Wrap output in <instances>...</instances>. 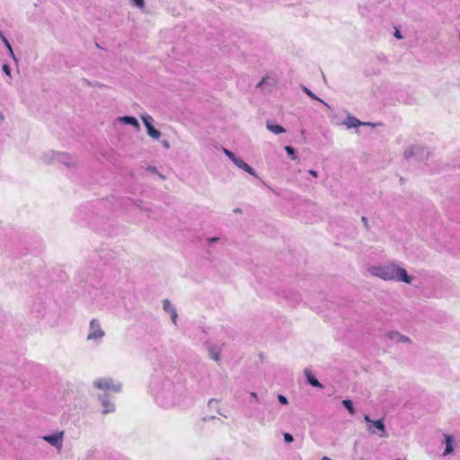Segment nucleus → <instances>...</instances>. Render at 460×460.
<instances>
[{"label": "nucleus", "mask_w": 460, "mask_h": 460, "mask_svg": "<svg viewBox=\"0 0 460 460\" xmlns=\"http://www.w3.org/2000/svg\"><path fill=\"white\" fill-rule=\"evenodd\" d=\"M369 272L384 280H397L410 283L411 278L407 275V271L394 263L373 266L369 269Z\"/></svg>", "instance_id": "nucleus-1"}, {"label": "nucleus", "mask_w": 460, "mask_h": 460, "mask_svg": "<svg viewBox=\"0 0 460 460\" xmlns=\"http://www.w3.org/2000/svg\"><path fill=\"white\" fill-rule=\"evenodd\" d=\"M364 420L367 423V429L370 433H375V429H376L377 430L380 431V434L379 436L381 438H386L387 437V433H386V430H385V424L383 422L382 420H372L369 417V415H365L364 416Z\"/></svg>", "instance_id": "nucleus-2"}, {"label": "nucleus", "mask_w": 460, "mask_h": 460, "mask_svg": "<svg viewBox=\"0 0 460 460\" xmlns=\"http://www.w3.org/2000/svg\"><path fill=\"white\" fill-rule=\"evenodd\" d=\"M145 127L146 128V131L149 137H151L154 139H158L161 137V132L155 128L153 126V118L152 116L146 114L141 117Z\"/></svg>", "instance_id": "nucleus-3"}, {"label": "nucleus", "mask_w": 460, "mask_h": 460, "mask_svg": "<svg viewBox=\"0 0 460 460\" xmlns=\"http://www.w3.org/2000/svg\"><path fill=\"white\" fill-rule=\"evenodd\" d=\"M63 437L64 431H59L55 433L54 435H48L42 437L43 440L49 443L51 446L57 447L58 449H61L63 446Z\"/></svg>", "instance_id": "nucleus-4"}, {"label": "nucleus", "mask_w": 460, "mask_h": 460, "mask_svg": "<svg viewBox=\"0 0 460 460\" xmlns=\"http://www.w3.org/2000/svg\"><path fill=\"white\" fill-rule=\"evenodd\" d=\"M104 332L102 330L100 323L96 320H92L90 323V332L87 340H97L103 337Z\"/></svg>", "instance_id": "nucleus-5"}, {"label": "nucleus", "mask_w": 460, "mask_h": 460, "mask_svg": "<svg viewBox=\"0 0 460 460\" xmlns=\"http://www.w3.org/2000/svg\"><path fill=\"white\" fill-rule=\"evenodd\" d=\"M95 386L99 389H102L105 392L111 391L113 388V384L111 380H107L105 378L99 379L94 383Z\"/></svg>", "instance_id": "nucleus-6"}, {"label": "nucleus", "mask_w": 460, "mask_h": 460, "mask_svg": "<svg viewBox=\"0 0 460 460\" xmlns=\"http://www.w3.org/2000/svg\"><path fill=\"white\" fill-rule=\"evenodd\" d=\"M163 305H164V310L165 312L171 314L172 320L175 323L176 319H177V313H176L175 309L173 308L172 305L171 304V302L167 299H164L163 301Z\"/></svg>", "instance_id": "nucleus-7"}, {"label": "nucleus", "mask_w": 460, "mask_h": 460, "mask_svg": "<svg viewBox=\"0 0 460 460\" xmlns=\"http://www.w3.org/2000/svg\"><path fill=\"white\" fill-rule=\"evenodd\" d=\"M234 164L239 168L243 169V171L247 172L249 174L253 176L255 175L254 170L244 161L238 158L237 160H234Z\"/></svg>", "instance_id": "nucleus-8"}, {"label": "nucleus", "mask_w": 460, "mask_h": 460, "mask_svg": "<svg viewBox=\"0 0 460 460\" xmlns=\"http://www.w3.org/2000/svg\"><path fill=\"white\" fill-rule=\"evenodd\" d=\"M305 375L306 376L307 382L311 385L318 388L323 387V385L314 376V375L308 369L305 371Z\"/></svg>", "instance_id": "nucleus-9"}, {"label": "nucleus", "mask_w": 460, "mask_h": 460, "mask_svg": "<svg viewBox=\"0 0 460 460\" xmlns=\"http://www.w3.org/2000/svg\"><path fill=\"white\" fill-rule=\"evenodd\" d=\"M446 441V449L444 451V456L449 455L454 451L453 448V438L450 435H445Z\"/></svg>", "instance_id": "nucleus-10"}, {"label": "nucleus", "mask_w": 460, "mask_h": 460, "mask_svg": "<svg viewBox=\"0 0 460 460\" xmlns=\"http://www.w3.org/2000/svg\"><path fill=\"white\" fill-rule=\"evenodd\" d=\"M119 120L125 122L126 124L132 125L137 130H139V128H140L139 123L137 122V119L134 117L126 116V117L119 118Z\"/></svg>", "instance_id": "nucleus-11"}, {"label": "nucleus", "mask_w": 460, "mask_h": 460, "mask_svg": "<svg viewBox=\"0 0 460 460\" xmlns=\"http://www.w3.org/2000/svg\"><path fill=\"white\" fill-rule=\"evenodd\" d=\"M267 128L274 134H281L286 132V129L280 125H273L267 123Z\"/></svg>", "instance_id": "nucleus-12"}, {"label": "nucleus", "mask_w": 460, "mask_h": 460, "mask_svg": "<svg viewBox=\"0 0 460 460\" xmlns=\"http://www.w3.org/2000/svg\"><path fill=\"white\" fill-rule=\"evenodd\" d=\"M342 404L349 411L350 414L355 413V409H354L353 403L350 400H349V399L343 400Z\"/></svg>", "instance_id": "nucleus-13"}, {"label": "nucleus", "mask_w": 460, "mask_h": 460, "mask_svg": "<svg viewBox=\"0 0 460 460\" xmlns=\"http://www.w3.org/2000/svg\"><path fill=\"white\" fill-rule=\"evenodd\" d=\"M390 337L391 338H397V340L399 341H402V342H410V339L406 336H403L398 332H394V333H391L390 334Z\"/></svg>", "instance_id": "nucleus-14"}, {"label": "nucleus", "mask_w": 460, "mask_h": 460, "mask_svg": "<svg viewBox=\"0 0 460 460\" xmlns=\"http://www.w3.org/2000/svg\"><path fill=\"white\" fill-rule=\"evenodd\" d=\"M102 404H103V407H104V410H103V412L104 413H107V412H110L111 411V408H110L111 405L108 404L107 401L102 399Z\"/></svg>", "instance_id": "nucleus-15"}, {"label": "nucleus", "mask_w": 460, "mask_h": 460, "mask_svg": "<svg viewBox=\"0 0 460 460\" xmlns=\"http://www.w3.org/2000/svg\"><path fill=\"white\" fill-rule=\"evenodd\" d=\"M283 437H284L285 442H287V443H291L294 440L293 436L289 433H284Z\"/></svg>", "instance_id": "nucleus-16"}, {"label": "nucleus", "mask_w": 460, "mask_h": 460, "mask_svg": "<svg viewBox=\"0 0 460 460\" xmlns=\"http://www.w3.org/2000/svg\"><path fill=\"white\" fill-rule=\"evenodd\" d=\"M132 2L134 3V4L138 7V8H144L145 6V2L144 0H132Z\"/></svg>", "instance_id": "nucleus-17"}, {"label": "nucleus", "mask_w": 460, "mask_h": 460, "mask_svg": "<svg viewBox=\"0 0 460 460\" xmlns=\"http://www.w3.org/2000/svg\"><path fill=\"white\" fill-rule=\"evenodd\" d=\"M349 120H350L349 127H358V126L361 125V122L358 119L352 118Z\"/></svg>", "instance_id": "nucleus-18"}, {"label": "nucleus", "mask_w": 460, "mask_h": 460, "mask_svg": "<svg viewBox=\"0 0 460 460\" xmlns=\"http://www.w3.org/2000/svg\"><path fill=\"white\" fill-rule=\"evenodd\" d=\"M225 154L234 163L238 158L229 150L225 149Z\"/></svg>", "instance_id": "nucleus-19"}, {"label": "nucleus", "mask_w": 460, "mask_h": 460, "mask_svg": "<svg viewBox=\"0 0 460 460\" xmlns=\"http://www.w3.org/2000/svg\"><path fill=\"white\" fill-rule=\"evenodd\" d=\"M3 41L4 42L5 46L9 49L10 53L13 56V52L12 47H11L9 41L6 40L5 37H3Z\"/></svg>", "instance_id": "nucleus-20"}, {"label": "nucleus", "mask_w": 460, "mask_h": 460, "mask_svg": "<svg viewBox=\"0 0 460 460\" xmlns=\"http://www.w3.org/2000/svg\"><path fill=\"white\" fill-rule=\"evenodd\" d=\"M304 90H305V93H306L309 97H311L312 99H314V100H318V98L315 96V94H314V93H313L309 89H307V88H305H305H304Z\"/></svg>", "instance_id": "nucleus-21"}, {"label": "nucleus", "mask_w": 460, "mask_h": 460, "mask_svg": "<svg viewBox=\"0 0 460 460\" xmlns=\"http://www.w3.org/2000/svg\"><path fill=\"white\" fill-rule=\"evenodd\" d=\"M278 399H279V402L282 403V404H287L288 403V400H287V398L284 395L279 394L278 396Z\"/></svg>", "instance_id": "nucleus-22"}, {"label": "nucleus", "mask_w": 460, "mask_h": 460, "mask_svg": "<svg viewBox=\"0 0 460 460\" xmlns=\"http://www.w3.org/2000/svg\"><path fill=\"white\" fill-rule=\"evenodd\" d=\"M285 150H286V151H287V153H288V155H294V154H295V150H294V148H293V147H291V146H286V147H285Z\"/></svg>", "instance_id": "nucleus-23"}, {"label": "nucleus", "mask_w": 460, "mask_h": 460, "mask_svg": "<svg viewBox=\"0 0 460 460\" xmlns=\"http://www.w3.org/2000/svg\"><path fill=\"white\" fill-rule=\"evenodd\" d=\"M3 70L8 75L11 74V70H10V67H9L8 65H4L3 66Z\"/></svg>", "instance_id": "nucleus-24"}, {"label": "nucleus", "mask_w": 460, "mask_h": 460, "mask_svg": "<svg viewBox=\"0 0 460 460\" xmlns=\"http://www.w3.org/2000/svg\"><path fill=\"white\" fill-rule=\"evenodd\" d=\"M268 79H269V76L262 77L261 81L258 84L257 86H261V84H265Z\"/></svg>", "instance_id": "nucleus-25"}, {"label": "nucleus", "mask_w": 460, "mask_h": 460, "mask_svg": "<svg viewBox=\"0 0 460 460\" xmlns=\"http://www.w3.org/2000/svg\"><path fill=\"white\" fill-rule=\"evenodd\" d=\"M361 220L364 223L366 228H368L367 218L366 217H362Z\"/></svg>", "instance_id": "nucleus-26"}, {"label": "nucleus", "mask_w": 460, "mask_h": 460, "mask_svg": "<svg viewBox=\"0 0 460 460\" xmlns=\"http://www.w3.org/2000/svg\"><path fill=\"white\" fill-rule=\"evenodd\" d=\"M211 358L214 360L218 361L219 360V354L218 353H215V354L211 355Z\"/></svg>", "instance_id": "nucleus-27"}, {"label": "nucleus", "mask_w": 460, "mask_h": 460, "mask_svg": "<svg viewBox=\"0 0 460 460\" xmlns=\"http://www.w3.org/2000/svg\"><path fill=\"white\" fill-rule=\"evenodd\" d=\"M394 36H395L397 39H402V35H401V33H400V31H399L398 30H396V31H395V32H394Z\"/></svg>", "instance_id": "nucleus-28"}, {"label": "nucleus", "mask_w": 460, "mask_h": 460, "mask_svg": "<svg viewBox=\"0 0 460 460\" xmlns=\"http://www.w3.org/2000/svg\"><path fill=\"white\" fill-rule=\"evenodd\" d=\"M309 173H310L312 176H314V177H317V175H318L317 172H316V171H314V170H310V171H309Z\"/></svg>", "instance_id": "nucleus-29"}, {"label": "nucleus", "mask_w": 460, "mask_h": 460, "mask_svg": "<svg viewBox=\"0 0 460 460\" xmlns=\"http://www.w3.org/2000/svg\"><path fill=\"white\" fill-rule=\"evenodd\" d=\"M251 396L253 397L255 401L258 400L256 393H251Z\"/></svg>", "instance_id": "nucleus-30"}, {"label": "nucleus", "mask_w": 460, "mask_h": 460, "mask_svg": "<svg viewBox=\"0 0 460 460\" xmlns=\"http://www.w3.org/2000/svg\"><path fill=\"white\" fill-rule=\"evenodd\" d=\"M148 170L151 171L152 172H157L155 167H149Z\"/></svg>", "instance_id": "nucleus-31"}, {"label": "nucleus", "mask_w": 460, "mask_h": 460, "mask_svg": "<svg viewBox=\"0 0 460 460\" xmlns=\"http://www.w3.org/2000/svg\"><path fill=\"white\" fill-rule=\"evenodd\" d=\"M321 460H331L328 456H323Z\"/></svg>", "instance_id": "nucleus-32"}, {"label": "nucleus", "mask_w": 460, "mask_h": 460, "mask_svg": "<svg viewBox=\"0 0 460 460\" xmlns=\"http://www.w3.org/2000/svg\"><path fill=\"white\" fill-rule=\"evenodd\" d=\"M164 145L166 147H168V146H169V143H168L167 141H164Z\"/></svg>", "instance_id": "nucleus-33"}, {"label": "nucleus", "mask_w": 460, "mask_h": 460, "mask_svg": "<svg viewBox=\"0 0 460 460\" xmlns=\"http://www.w3.org/2000/svg\"><path fill=\"white\" fill-rule=\"evenodd\" d=\"M217 240V238H211V239H209V242H210V243H211V242H216Z\"/></svg>", "instance_id": "nucleus-34"}, {"label": "nucleus", "mask_w": 460, "mask_h": 460, "mask_svg": "<svg viewBox=\"0 0 460 460\" xmlns=\"http://www.w3.org/2000/svg\"><path fill=\"white\" fill-rule=\"evenodd\" d=\"M0 37H1L2 39H3V37H4L1 31H0Z\"/></svg>", "instance_id": "nucleus-35"}, {"label": "nucleus", "mask_w": 460, "mask_h": 460, "mask_svg": "<svg viewBox=\"0 0 460 460\" xmlns=\"http://www.w3.org/2000/svg\"><path fill=\"white\" fill-rule=\"evenodd\" d=\"M159 176H160L162 179H164V175L159 174Z\"/></svg>", "instance_id": "nucleus-36"}]
</instances>
